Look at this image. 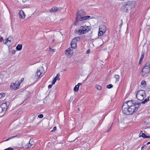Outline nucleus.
I'll list each match as a JSON object with an SVG mask.
<instances>
[{
    "mask_svg": "<svg viewBox=\"0 0 150 150\" xmlns=\"http://www.w3.org/2000/svg\"><path fill=\"white\" fill-rule=\"evenodd\" d=\"M139 106V104L134 100L128 101L124 103L122 107L123 112L126 115H131L137 110Z\"/></svg>",
    "mask_w": 150,
    "mask_h": 150,
    "instance_id": "obj_1",
    "label": "nucleus"
},
{
    "mask_svg": "<svg viewBox=\"0 0 150 150\" xmlns=\"http://www.w3.org/2000/svg\"><path fill=\"white\" fill-rule=\"evenodd\" d=\"M86 14V12L84 10H81L77 12L76 13L75 21L74 23V25H79L81 24L82 19L83 17Z\"/></svg>",
    "mask_w": 150,
    "mask_h": 150,
    "instance_id": "obj_2",
    "label": "nucleus"
},
{
    "mask_svg": "<svg viewBox=\"0 0 150 150\" xmlns=\"http://www.w3.org/2000/svg\"><path fill=\"white\" fill-rule=\"evenodd\" d=\"M141 74L144 77H146L150 72V65L146 64L144 67L142 71Z\"/></svg>",
    "mask_w": 150,
    "mask_h": 150,
    "instance_id": "obj_3",
    "label": "nucleus"
},
{
    "mask_svg": "<svg viewBox=\"0 0 150 150\" xmlns=\"http://www.w3.org/2000/svg\"><path fill=\"white\" fill-rule=\"evenodd\" d=\"M146 97V93L144 91L140 90L138 91L137 94V98L140 100H143Z\"/></svg>",
    "mask_w": 150,
    "mask_h": 150,
    "instance_id": "obj_4",
    "label": "nucleus"
},
{
    "mask_svg": "<svg viewBox=\"0 0 150 150\" xmlns=\"http://www.w3.org/2000/svg\"><path fill=\"white\" fill-rule=\"evenodd\" d=\"M45 71L42 67H40L38 69L36 72L35 76L37 78H39L40 76H42L43 75Z\"/></svg>",
    "mask_w": 150,
    "mask_h": 150,
    "instance_id": "obj_5",
    "label": "nucleus"
},
{
    "mask_svg": "<svg viewBox=\"0 0 150 150\" xmlns=\"http://www.w3.org/2000/svg\"><path fill=\"white\" fill-rule=\"evenodd\" d=\"M21 84V82L18 81H16L15 83H12L11 84L10 88L16 90L19 88Z\"/></svg>",
    "mask_w": 150,
    "mask_h": 150,
    "instance_id": "obj_6",
    "label": "nucleus"
},
{
    "mask_svg": "<svg viewBox=\"0 0 150 150\" xmlns=\"http://www.w3.org/2000/svg\"><path fill=\"white\" fill-rule=\"evenodd\" d=\"M90 30L89 29H84V30L83 29H81L78 31L76 30V33L79 35H82L85 33Z\"/></svg>",
    "mask_w": 150,
    "mask_h": 150,
    "instance_id": "obj_7",
    "label": "nucleus"
},
{
    "mask_svg": "<svg viewBox=\"0 0 150 150\" xmlns=\"http://www.w3.org/2000/svg\"><path fill=\"white\" fill-rule=\"evenodd\" d=\"M9 103L6 102L2 104L1 105V108L3 112H5L8 108L7 105H8Z\"/></svg>",
    "mask_w": 150,
    "mask_h": 150,
    "instance_id": "obj_8",
    "label": "nucleus"
},
{
    "mask_svg": "<svg viewBox=\"0 0 150 150\" xmlns=\"http://www.w3.org/2000/svg\"><path fill=\"white\" fill-rule=\"evenodd\" d=\"M62 9L61 7L54 6L52 7L50 11V12H56L59 11Z\"/></svg>",
    "mask_w": 150,
    "mask_h": 150,
    "instance_id": "obj_9",
    "label": "nucleus"
},
{
    "mask_svg": "<svg viewBox=\"0 0 150 150\" xmlns=\"http://www.w3.org/2000/svg\"><path fill=\"white\" fill-rule=\"evenodd\" d=\"M73 53V50L70 48H68L66 51L65 54L67 56H72Z\"/></svg>",
    "mask_w": 150,
    "mask_h": 150,
    "instance_id": "obj_10",
    "label": "nucleus"
},
{
    "mask_svg": "<svg viewBox=\"0 0 150 150\" xmlns=\"http://www.w3.org/2000/svg\"><path fill=\"white\" fill-rule=\"evenodd\" d=\"M106 31L105 29H99V31L98 33V35L101 36L104 34Z\"/></svg>",
    "mask_w": 150,
    "mask_h": 150,
    "instance_id": "obj_11",
    "label": "nucleus"
},
{
    "mask_svg": "<svg viewBox=\"0 0 150 150\" xmlns=\"http://www.w3.org/2000/svg\"><path fill=\"white\" fill-rule=\"evenodd\" d=\"M19 18L21 19H24L25 18V15L22 10H21L19 12Z\"/></svg>",
    "mask_w": 150,
    "mask_h": 150,
    "instance_id": "obj_12",
    "label": "nucleus"
},
{
    "mask_svg": "<svg viewBox=\"0 0 150 150\" xmlns=\"http://www.w3.org/2000/svg\"><path fill=\"white\" fill-rule=\"evenodd\" d=\"M130 4L128 3H127L125 5L122 6V8H125L124 11H125L127 12V11L131 9V8H130L129 7Z\"/></svg>",
    "mask_w": 150,
    "mask_h": 150,
    "instance_id": "obj_13",
    "label": "nucleus"
},
{
    "mask_svg": "<svg viewBox=\"0 0 150 150\" xmlns=\"http://www.w3.org/2000/svg\"><path fill=\"white\" fill-rule=\"evenodd\" d=\"M86 22H84V21L83 22V23L82 24L79 25H75L76 26H81L80 27V28H88V27H89V26L86 25V24H85Z\"/></svg>",
    "mask_w": 150,
    "mask_h": 150,
    "instance_id": "obj_14",
    "label": "nucleus"
},
{
    "mask_svg": "<svg viewBox=\"0 0 150 150\" xmlns=\"http://www.w3.org/2000/svg\"><path fill=\"white\" fill-rule=\"evenodd\" d=\"M93 18H94L93 17H91V16H84V17H83V18H82V22H81V24H82L83 23V21H84V20Z\"/></svg>",
    "mask_w": 150,
    "mask_h": 150,
    "instance_id": "obj_15",
    "label": "nucleus"
},
{
    "mask_svg": "<svg viewBox=\"0 0 150 150\" xmlns=\"http://www.w3.org/2000/svg\"><path fill=\"white\" fill-rule=\"evenodd\" d=\"M80 39V38L79 37H75L72 39L71 42L74 43H75L76 44L77 42Z\"/></svg>",
    "mask_w": 150,
    "mask_h": 150,
    "instance_id": "obj_16",
    "label": "nucleus"
},
{
    "mask_svg": "<svg viewBox=\"0 0 150 150\" xmlns=\"http://www.w3.org/2000/svg\"><path fill=\"white\" fill-rule=\"evenodd\" d=\"M81 84V83H79L77 85H76L74 88V91L76 92H77L79 91V86Z\"/></svg>",
    "mask_w": 150,
    "mask_h": 150,
    "instance_id": "obj_17",
    "label": "nucleus"
},
{
    "mask_svg": "<svg viewBox=\"0 0 150 150\" xmlns=\"http://www.w3.org/2000/svg\"><path fill=\"white\" fill-rule=\"evenodd\" d=\"M8 43H9V45H11L13 43V39L12 38L10 37L8 38Z\"/></svg>",
    "mask_w": 150,
    "mask_h": 150,
    "instance_id": "obj_18",
    "label": "nucleus"
},
{
    "mask_svg": "<svg viewBox=\"0 0 150 150\" xmlns=\"http://www.w3.org/2000/svg\"><path fill=\"white\" fill-rule=\"evenodd\" d=\"M22 44H18L16 46V49L18 51H20L22 49Z\"/></svg>",
    "mask_w": 150,
    "mask_h": 150,
    "instance_id": "obj_19",
    "label": "nucleus"
},
{
    "mask_svg": "<svg viewBox=\"0 0 150 150\" xmlns=\"http://www.w3.org/2000/svg\"><path fill=\"white\" fill-rule=\"evenodd\" d=\"M128 3L130 4V6H129V7H130V8H131V9L132 8H133L134 7V2H127Z\"/></svg>",
    "mask_w": 150,
    "mask_h": 150,
    "instance_id": "obj_20",
    "label": "nucleus"
},
{
    "mask_svg": "<svg viewBox=\"0 0 150 150\" xmlns=\"http://www.w3.org/2000/svg\"><path fill=\"white\" fill-rule=\"evenodd\" d=\"M114 78L116 79L115 82L119 81L120 79V76L116 74L114 76Z\"/></svg>",
    "mask_w": 150,
    "mask_h": 150,
    "instance_id": "obj_21",
    "label": "nucleus"
},
{
    "mask_svg": "<svg viewBox=\"0 0 150 150\" xmlns=\"http://www.w3.org/2000/svg\"><path fill=\"white\" fill-rule=\"evenodd\" d=\"M142 137L144 138H146V135L144 133H143L142 131H141L139 135V137Z\"/></svg>",
    "mask_w": 150,
    "mask_h": 150,
    "instance_id": "obj_22",
    "label": "nucleus"
},
{
    "mask_svg": "<svg viewBox=\"0 0 150 150\" xmlns=\"http://www.w3.org/2000/svg\"><path fill=\"white\" fill-rule=\"evenodd\" d=\"M35 115L34 114L32 115L30 117V121H33L35 119Z\"/></svg>",
    "mask_w": 150,
    "mask_h": 150,
    "instance_id": "obj_23",
    "label": "nucleus"
},
{
    "mask_svg": "<svg viewBox=\"0 0 150 150\" xmlns=\"http://www.w3.org/2000/svg\"><path fill=\"white\" fill-rule=\"evenodd\" d=\"M146 86V81L144 80L142 81L141 83V86L142 87H145Z\"/></svg>",
    "mask_w": 150,
    "mask_h": 150,
    "instance_id": "obj_24",
    "label": "nucleus"
},
{
    "mask_svg": "<svg viewBox=\"0 0 150 150\" xmlns=\"http://www.w3.org/2000/svg\"><path fill=\"white\" fill-rule=\"evenodd\" d=\"M71 46L72 48L75 49L76 47V44L75 43L71 42Z\"/></svg>",
    "mask_w": 150,
    "mask_h": 150,
    "instance_id": "obj_25",
    "label": "nucleus"
},
{
    "mask_svg": "<svg viewBox=\"0 0 150 150\" xmlns=\"http://www.w3.org/2000/svg\"><path fill=\"white\" fill-rule=\"evenodd\" d=\"M144 53H143L142 54H141V57L140 58L139 61V63H140L142 62L143 59H144Z\"/></svg>",
    "mask_w": 150,
    "mask_h": 150,
    "instance_id": "obj_26",
    "label": "nucleus"
},
{
    "mask_svg": "<svg viewBox=\"0 0 150 150\" xmlns=\"http://www.w3.org/2000/svg\"><path fill=\"white\" fill-rule=\"evenodd\" d=\"M149 100V97H148L147 98H146L144 101L142 102V104H144L147 102Z\"/></svg>",
    "mask_w": 150,
    "mask_h": 150,
    "instance_id": "obj_27",
    "label": "nucleus"
},
{
    "mask_svg": "<svg viewBox=\"0 0 150 150\" xmlns=\"http://www.w3.org/2000/svg\"><path fill=\"white\" fill-rule=\"evenodd\" d=\"M32 145V144H31L30 143V141L29 142V143H27L26 145V146L27 148H30L31 147V146Z\"/></svg>",
    "mask_w": 150,
    "mask_h": 150,
    "instance_id": "obj_28",
    "label": "nucleus"
},
{
    "mask_svg": "<svg viewBox=\"0 0 150 150\" xmlns=\"http://www.w3.org/2000/svg\"><path fill=\"white\" fill-rule=\"evenodd\" d=\"M59 74H58L54 78H56V80H58V81H59L60 80V78L59 77Z\"/></svg>",
    "mask_w": 150,
    "mask_h": 150,
    "instance_id": "obj_29",
    "label": "nucleus"
},
{
    "mask_svg": "<svg viewBox=\"0 0 150 150\" xmlns=\"http://www.w3.org/2000/svg\"><path fill=\"white\" fill-rule=\"evenodd\" d=\"M5 96V93L2 92L0 93V99L1 98H2L4 97Z\"/></svg>",
    "mask_w": 150,
    "mask_h": 150,
    "instance_id": "obj_30",
    "label": "nucleus"
},
{
    "mask_svg": "<svg viewBox=\"0 0 150 150\" xmlns=\"http://www.w3.org/2000/svg\"><path fill=\"white\" fill-rule=\"evenodd\" d=\"M96 87L98 90H100L102 88V87L98 85L96 86Z\"/></svg>",
    "mask_w": 150,
    "mask_h": 150,
    "instance_id": "obj_31",
    "label": "nucleus"
},
{
    "mask_svg": "<svg viewBox=\"0 0 150 150\" xmlns=\"http://www.w3.org/2000/svg\"><path fill=\"white\" fill-rule=\"evenodd\" d=\"M49 51L51 52H54L55 51V49H52L50 47L49 48Z\"/></svg>",
    "mask_w": 150,
    "mask_h": 150,
    "instance_id": "obj_32",
    "label": "nucleus"
},
{
    "mask_svg": "<svg viewBox=\"0 0 150 150\" xmlns=\"http://www.w3.org/2000/svg\"><path fill=\"white\" fill-rule=\"evenodd\" d=\"M17 137V135H16V136H12L10 137H9L8 139H7L6 140H5V141H8V140H9V139H10L13 138H14V137Z\"/></svg>",
    "mask_w": 150,
    "mask_h": 150,
    "instance_id": "obj_33",
    "label": "nucleus"
},
{
    "mask_svg": "<svg viewBox=\"0 0 150 150\" xmlns=\"http://www.w3.org/2000/svg\"><path fill=\"white\" fill-rule=\"evenodd\" d=\"M113 87V86L112 84H110L108 85H107V87H106L108 88H109V89H110V88H112Z\"/></svg>",
    "mask_w": 150,
    "mask_h": 150,
    "instance_id": "obj_34",
    "label": "nucleus"
},
{
    "mask_svg": "<svg viewBox=\"0 0 150 150\" xmlns=\"http://www.w3.org/2000/svg\"><path fill=\"white\" fill-rule=\"evenodd\" d=\"M4 150H13V149L12 148L10 147L5 149Z\"/></svg>",
    "mask_w": 150,
    "mask_h": 150,
    "instance_id": "obj_35",
    "label": "nucleus"
},
{
    "mask_svg": "<svg viewBox=\"0 0 150 150\" xmlns=\"http://www.w3.org/2000/svg\"><path fill=\"white\" fill-rule=\"evenodd\" d=\"M38 117L40 118H42L43 117V114H41L38 115Z\"/></svg>",
    "mask_w": 150,
    "mask_h": 150,
    "instance_id": "obj_36",
    "label": "nucleus"
},
{
    "mask_svg": "<svg viewBox=\"0 0 150 150\" xmlns=\"http://www.w3.org/2000/svg\"><path fill=\"white\" fill-rule=\"evenodd\" d=\"M56 81H57V80H56V78H54L52 81V85L54 84L55 83Z\"/></svg>",
    "mask_w": 150,
    "mask_h": 150,
    "instance_id": "obj_37",
    "label": "nucleus"
},
{
    "mask_svg": "<svg viewBox=\"0 0 150 150\" xmlns=\"http://www.w3.org/2000/svg\"><path fill=\"white\" fill-rule=\"evenodd\" d=\"M106 28L105 25H101L99 26V28Z\"/></svg>",
    "mask_w": 150,
    "mask_h": 150,
    "instance_id": "obj_38",
    "label": "nucleus"
},
{
    "mask_svg": "<svg viewBox=\"0 0 150 150\" xmlns=\"http://www.w3.org/2000/svg\"><path fill=\"white\" fill-rule=\"evenodd\" d=\"M56 128H57L56 127H53V129L51 131V132H54L56 130Z\"/></svg>",
    "mask_w": 150,
    "mask_h": 150,
    "instance_id": "obj_39",
    "label": "nucleus"
},
{
    "mask_svg": "<svg viewBox=\"0 0 150 150\" xmlns=\"http://www.w3.org/2000/svg\"><path fill=\"white\" fill-rule=\"evenodd\" d=\"M112 125H111V126L110 127L109 129H108V131H107V132H109L111 130V129L112 128Z\"/></svg>",
    "mask_w": 150,
    "mask_h": 150,
    "instance_id": "obj_40",
    "label": "nucleus"
},
{
    "mask_svg": "<svg viewBox=\"0 0 150 150\" xmlns=\"http://www.w3.org/2000/svg\"><path fill=\"white\" fill-rule=\"evenodd\" d=\"M85 24H86V25L89 26L90 25V24L88 22H86Z\"/></svg>",
    "mask_w": 150,
    "mask_h": 150,
    "instance_id": "obj_41",
    "label": "nucleus"
},
{
    "mask_svg": "<svg viewBox=\"0 0 150 150\" xmlns=\"http://www.w3.org/2000/svg\"><path fill=\"white\" fill-rule=\"evenodd\" d=\"M24 80V78H22L20 81H19L20 82H21V83L23 82Z\"/></svg>",
    "mask_w": 150,
    "mask_h": 150,
    "instance_id": "obj_42",
    "label": "nucleus"
},
{
    "mask_svg": "<svg viewBox=\"0 0 150 150\" xmlns=\"http://www.w3.org/2000/svg\"><path fill=\"white\" fill-rule=\"evenodd\" d=\"M52 85H53L52 84H51V85H49L48 86V88L49 89L51 88L52 87Z\"/></svg>",
    "mask_w": 150,
    "mask_h": 150,
    "instance_id": "obj_43",
    "label": "nucleus"
},
{
    "mask_svg": "<svg viewBox=\"0 0 150 150\" xmlns=\"http://www.w3.org/2000/svg\"><path fill=\"white\" fill-rule=\"evenodd\" d=\"M11 53L13 54H14L16 53V51L15 50H13L12 51Z\"/></svg>",
    "mask_w": 150,
    "mask_h": 150,
    "instance_id": "obj_44",
    "label": "nucleus"
},
{
    "mask_svg": "<svg viewBox=\"0 0 150 150\" xmlns=\"http://www.w3.org/2000/svg\"><path fill=\"white\" fill-rule=\"evenodd\" d=\"M8 38L6 40L5 42L4 43L5 44H6V43H8Z\"/></svg>",
    "mask_w": 150,
    "mask_h": 150,
    "instance_id": "obj_45",
    "label": "nucleus"
},
{
    "mask_svg": "<svg viewBox=\"0 0 150 150\" xmlns=\"http://www.w3.org/2000/svg\"><path fill=\"white\" fill-rule=\"evenodd\" d=\"M3 40V37H1L0 38V42H1Z\"/></svg>",
    "mask_w": 150,
    "mask_h": 150,
    "instance_id": "obj_46",
    "label": "nucleus"
},
{
    "mask_svg": "<svg viewBox=\"0 0 150 150\" xmlns=\"http://www.w3.org/2000/svg\"><path fill=\"white\" fill-rule=\"evenodd\" d=\"M90 52V50H88L86 51V53L88 54H89Z\"/></svg>",
    "mask_w": 150,
    "mask_h": 150,
    "instance_id": "obj_47",
    "label": "nucleus"
},
{
    "mask_svg": "<svg viewBox=\"0 0 150 150\" xmlns=\"http://www.w3.org/2000/svg\"><path fill=\"white\" fill-rule=\"evenodd\" d=\"M150 138V136H146V138Z\"/></svg>",
    "mask_w": 150,
    "mask_h": 150,
    "instance_id": "obj_48",
    "label": "nucleus"
},
{
    "mask_svg": "<svg viewBox=\"0 0 150 150\" xmlns=\"http://www.w3.org/2000/svg\"><path fill=\"white\" fill-rule=\"evenodd\" d=\"M54 40H54V39H52V42H54Z\"/></svg>",
    "mask_w": 150,
    "mask_h": 150,
    "instance_id": "obj_49",
    "label": "nucleus"
},
{
    "mask_svg": "<svg viewBox=\"0 0 150 150\" xmlns=\"http://www.w3.org/2000/svg\"><path fill=\"white\" fill-rule=\"evenodd\" d=\"M145 145H144L143 146H142L141 147V149H143L145 147Z\"/></svg>",
    "mask_w": 150,
    "mask_h": 150,
    "instance_id": "obj_50",
    "label": "nucleus"
},
{
    "mask_svg": "<svg viewBox=\"0 0 150 150\" xmlns=\"http://www.w3.org/2000/svg\"><path fill=\"white\" fill-rule=\"evenodd\" d=\"M150 144V142H148L146 144H147V145H148V144Z\"/></svg>",
    "mask_w": 150,
    "mask_h": 150,
    "instance_id": "obj_51",
    "label": "nucleus"
},
{
    "mask_svg": "<svg viewBox=\"0 0 150 150\" xmlns=\"http://www.w3.org/2000/svg\"><path fill=\"white\" fill-rule=\"evenodd\" d=\"M66 69H64V71H66Z\"/></svg>",
    "mask_w": 150,
    "mask_h": 150,
    "instance_id": "obj_52",
    "label": "nucleus"
}]
</instances>
